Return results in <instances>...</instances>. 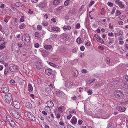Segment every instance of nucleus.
<instances>
[{
	"label": "nucleus",
	"mask_w": 128,
	"mask_h": 128,
	"mask_svg": "<svg viewBox=\"0 0 128 128\" xmlns=\"http://www.w3.org/2000/svg\"><path fill=\"white\" fill-rule=\"evenodd\" d=\"M4 99L6 102L10 103L12 100L11 94L10 93H8L6 94L5 96Z\"/></svg>",
	"instance_id": "1"
},
{
	"label": "nucleus",
	"mask_w": 128,
	"mask_h": 128,
	"mask_svg": "<svg viewBox=\"0 0 128 128\" xmlns=\"http://www.w3.org/2000/svg\"><path fill=\"white\" fill-rule=\"evenodd\" d=\"M6 120L12 126L14 127L16 126V124L14 121L13 120V118L9 116H6Z\"/></svg>",
	"instance_id": "2"
},
{
	"label": "nucleus",
	"mask_w": 128,
	"mask_h": 128,
	"mask_svg": "<svg viewBox=\"0 0 128 128\" xmlns=\"http://www.w3.org/2000/svg\"><path fill=\"white\" fill-rule=\"evenodd\" d=\"M28 101V100L24 99H22V102L23 104H26V106L27 107L29 108H31L32 107V104Z\"/></svg>",
	"instance_id": "3"
},
{
	"label": "nucleus",
	"mask_w": 128,
	"mask_h": 128,
	"mask_svg": "<svg viewBox=\"0 0 128 128\" xmlns=\"http://www.w3.org/2000/svg\"><path fill=\"white\" fill-rule=\"evenodd\" d=\"M114 94L115 96L118 98H121L124 96L123 93L118 90L115 91Z\"/></svg>",
	"instance_id": "4"
},
{
	"label": "nucleus",
	"mask_w": 128,
	"mask_h": 128,
	"mask_svg": "<svg viewBox=\"0 0 128 128\" xmlns=\"http://www.w3.org/2000/svg\"><path fill=\"white\" fill-rule=\"evenodd\" d=\"M27 116L29 118L33 121H36V118L34 115L30 112H28L27 113Z\"/></svg>",
	"instance_id": "5"
},
{
	"label": "nucleus",
	"mask_w": 128,
	"mask_h": 128,
	"mask_svg": "<svg viewBox=\"0 0 128 128\" xmlns=\"http://www.w3.org/2000/svg\"><path fill=\"white\" fill-rule=\"evenodd\" d=\"M24 38V40L27 42H29L30 40V38L29 35L27 34H24L22 36V39Z\"/></svg>",
	"instance_id": "6"
},
{
	"label": "nucleus",
	"mask_w": 128,
	"mask_h": 128,
	"mask_svg": "<svg viewBox=\"0 0 128 128\" xmlns=\"http://www.w3.org/2000/svg\"><path fill=\"white\" fill-rule=\"evenodd\" d=\"M11 114L15 118L18 119L20 117V116L19 113L14 110H12L11 112Z\"/></svg>",
	"instance_id": "7"
},
{
	"label": "nucleus",
	"mask_w": 128,
	"mask_h": 128,
	"mask_svg": "<svg viewBox=\"0 0 128 128\" xmlns=\"http://www.w3.org/2000/svg\"><path fill=\"white\" fill-rule=\"evenodd\" d=\"M2 91L5 94H6L9 91V88L8 86L6 85L2 86Z\"/></svg>",
	"instance_id": "8"
},
{
	"label": "nucleus",
	"mask_w": 128,
	"mask_h": 128,
	"mask_svg": "<svg viewBox=\"0 0 128 128\" xmlns=\"http://www.w3.org/2000/svg\"><path fill=\"white\" fill-rule=\"evenodd\" d=\"M56 93L60 97L64 98L65 96V94L61 91L59 90L58 92L56 91Z\"/></svg>",
	"instance_id": "9"
},
{
	"label": "nucleus",
	"mask_w": 128,
	"mask_h": 128,
	"mask_svg": "<svg viewBox=\"0 0 128 128\" xmlns=\"http://www.w3.org/2000/svg\"><path fill=\"white\" fill-rule=\"evenodd\" d=\"M73 82L70 81H67L65 82V85L66 87L69 88L70 87L73 85Z\"/></svg>",
	"instance_id": "10"
},
{
	"label": "nucleus",
	"mask_w": 128,
	"mask_h": 128,
	"mask_svg": "<svg viewBox=\"0 0 128 128\" xmlns=\"http://www.w3.org/2000/svg\"><path fill=\"white\" fill-rule=\"evenodd\" d=\"M119 0H116L115 1V3L116 4H118L119 7L122 8L124 7V5L122 4V2L120 1Z\"/></svg>",
	"instance_id": "11"
},
{
	"label": "nucleus",
	"mask_w": 128,
	"mask_h": 128,
	"mask_svg": "<svg viewBox=\"0 0 128 128\" xmlns=\"http://www.w3.org/2000/svg\"><path fill=\"white\" fill-rule=\"evenodd\" d=\"M13 104L15 108L16 109L19 108L20 106V103L16 101H14Z\"/></svg>",
	"instance_id": "12"
},
{
	"label": "nucleus",
	"mask_w": 128,
	"mask_h": 128,
	"mask_svg": "<svg viewBox=\"0 0 128 128\" xmlns=\"http://www.w3.org/2000/svg\"><path fill=\"white\" fill-rule=\"evenodd\" d=\"M52 69L48 68L45 70V73L46 74L49 76L52 74Z\"/></svg>",
	"instance_id": "13"
},
{
	"label": "nucleus",
	"mask_w": 128,
	"mask_h": 128,
	"mask_svg": "<svg viewBox=\"0 0 128 128\" xmlns=\"http://www.w3.org/2000/svg\"><path fill=\"white\" fill-rule=\"evenodd\" d=\"M9 69L11 72H14L18 70V68L17 66H12L10 67Z\"/></svg>",
	"instance_id": "14"
},
{
	"label": "nucleus",
	"mask_w": 128,
	"mask_h": 128,
	"mask_svg": "<svg viewBox=\"0 0 128 128\" xmlns=\"http://www.w3.org/2000/svg\"><path fill=\"white\" fill-rule=\"evenodd\" d=\"M46 104L48 106L50 107H52L54 106V104L52 102L51 100L48 101L46 102Z\"/></svg>",
	"instance_id": "15"
},
{
	"label": "nucleus",
	"mask_w": 128,
	"mask_h": 128,
	"mask_svg": "<svg viewBox=\"0 0 128 128\" xmlns=\"http://www.w3.org/2000/svg\"><path fill=\"white\" fill-rule=\"evenodd\" d=\"M116 109L121 112H123L125 110L126 108L124 107H122V106H118L116 107Z\"/></svg>",
	"instance_id": "16"
},
{
	"label": "nucleus",
	"mask_w": 128,
	"mask_h": 128,
	"mask_svg": "<svg viewBox=\"0 0 128 128\" xmlns=\"http://www.w3.org/2000/svg\"><path fill=\"white\" fill-rule=\"evenodd\" d=\"M77 122V120L74 116L72 117L70 120V122L73 124H76Z\"/></svg>",
	"instance_id": "17"
},
{
	"label": "nucleus",
	"mask_w": 128,
	"mask_h": 128,
	"mask_svg": "<svg viewBox=\"0 0 128 128\" xmlns=\"http://www.w3.org/2000/svg\"><path fill=\"white\" fill-rule=\"evenodd\" d=\"M52 46L50 45H46L44 46V48L46 50H50L52 48Z\"/></svg>",
	"instance_id": "18"
},
{
	"label": "nucleus",
	"mask_w": 128,
	"mask_h": 128,
	"mask_svg": "<svg viewBox=\"0 0 128 128\" xmlns=\"http://www.w3.org/2000/svg\"><path fill=\"white\" fill-rule=\"evenodd\" d=\"M45 91L47 93L49 94H51V90L50 88H46L45 90Z\"/></svg>",
	"instance_id": "19"
},
{
	"label": "nucleus",
	"mask_w": 128,
	"mask_h": 128,
	"mask_svg": "<svg viewBox=\"0 0 128 128\" xmlns=\"http://www.w3.org/2000/svg\"><path fill=\"white\" fill-rule=\"evenodd\" d=\"M46 5V3L44 2H42L39 4L40 7L43 8H44Z\"/></svg>",
	"instance_id": "20"
},
{
	"label": "nucleus",
	"mask_w": 128,
	"mask_h": 128,
	"mask_svg": "<svg viewBox=\"0 0 128 128\" xmlns=\"http://www.w3.org/2000/svg\"><path fill=\"white\" fill-rule=\"evenodd\" d=\"M15 6L17 7H21L22 6V4L20 2H17L14 4Z\"/></svg>",
	"instance_id": "21"
},
{
	"label": "nucleus",
	"mask_w": 128,
	"mask_h": 128,
	"mask_svg": "<svg viewBox=\"0 0 128 128\" xmlns=\"http://www.w3.org/2000/svg\"><path fill=\"white\" fill-rule=\"evenodd\" d=\"M72 73L73 76L74 77L76 76L78 74V72L77 70H73Z\"/></svg>",
	"instance_id": "22"
},
{
	"label": "nucleus",
	"mask_w": 128,
	"mask_h": 128,
	"mask_svg": "<svg viewBox=\"0 0 128 128\" xmlns=\"http://www.w3.org/2000/svg\"><path fill=\"white\" fill-rule=\"evenodd\" d=\"M28 90L30 92H31L33 90L32 87V85L30 84L28 85Z\"/></svg>",
	"instance_id": "23"
},
{
	"label": "nucleus",
	"mask_w": 128,
	"mask_h": 128,
	"mask_svg": "<svg viewBox=\"0 0 128 128\" xmlns=\"http://www.w3.org/2000/svg\"><path fill=\"white\" fill-rule=\"evenodd\" d=\"M50 107L47 106H46L44 108V109L48 113L50 112L51 111Z\"/></svg>",
	"instance_id": "24"
},
{
	"label": "nucleus",
	"mask_w": 128,
	"mask_h": 128,
	"mask_svg": "<svg viewBox=\"0 0 128 128\" xmlns=\"http://www.w3.org/2000/svg\"><path fill=\"white\" fill-rule=\"evenodd\" d=\"M60 2V1L58 0H54L53 2V4L54 5H56L58 4Z\"/></svg>",
	"instance_id": "25"
},
{
	"label": "nucleus",
	"mask_w": 128,
	"mask_h": 128,
	"mask_svg": "<svg viewBox=\"0 0 128 128\" xmlns=\"http://www.w3.org/2000/svg\"><path fill=\"white\" fill-rule=\"evenodd\" d=\"M71 2L70 0H68L66 1L64 3V6H68Z\"/></svg>",
	"instance_id": "26"
},
{
	"label": "nucleus",
	"mask_w": 128,
	"mask_h": 128,
	"mask_svg": "<svg viewBox=\"0 0 128 128\" xmlns=\"http://www.w3.org/2000/svg\"><path fill=\"white\" fill-rule=\"evenodd\" d=\"M23 120V119H18V120H16L17 122L19 124H22L23 123V120Z\"/></svg>",
	"instance_id": "27"
},
{
	"label": "nucleus",
	"mask_w": 128,
	"mask_h": 128,
	"mask_svg": "<svg viewBox=\"0 0 128 128\" xmlns=\"http://www.w3.org/2000/svg\"><path fill=\"white\" fill-rule=\"evenodd\" d=\"M108 39L109 40L110 42H108V44H112L114 42V38H108Z\"/></svg>",
	"instance_id": "28"
},
{
	"label": "nucleus",
	"mask_w": 128,
	"mask_h": 128,
	"mask_svg": "<svg viewBox=\"0 0 128 128\" xmlns=\"http://www.w3.org/2000/svg\"><path fill=\"white\" fill-rule=\"evenodd\" d=\"M78 44H80L82 42V40L80 38H78L76 40Z\"/></svg>",
	"instance_id": "29"
},
{
	"label": "nucleus",
	"mask_w": 128,
	"mask_h": 128,
	"mask_svg": "<svg viewBox=\"0 0 128 128\" xmlns=\"http://www.w3.org/2000/svg\"><path fill=\"white\" fill-rule=\"evenodd\" d=\"M63 28L64 30H70L71 29V28L70 26H64Z\"/></svg>",
	"instance_id": "30"
},
{
	"label": "nucleus",
	"mask_w": 128,
	"mask_h": 128,
	"mask_svg": "<svg viewBox=\"0 0 128 128\" xmlns=\"http://www.w3.org/2000/svg\"><path fill=\"white\" fill-rule=\"evenodd\" d=\"M94 36L97 41H98L101 38L100 36L96 34L94 35Z\"/></svg>",
	"instance_id": "31"
},
{
	"label": "nucleus",
	"mask_w": 128,
	"mask_h": 128,
	"mask_svg": "<svg viewBox=\"0 0 128 128\" xmlns=\"http://www.w3.org/2000/svg\"><path fill=\"white\" fill-rule=\"evenodd\" d=\"M36 66L38 70H40L42 67L41 64H36Z\"/></svg>",
	"instance_id": "32"
},
{
	"label": "nucleus",
	"mask_w": 128,
	"mask_h": 128,
	"mask_svg": "<svg viewBox=\"0 0 128 128\" xmlns=\"http://www.w3.org/2000/svg\"><path fill=\"white\" fill-rule=\"evenodd\" d=\"M26 27V25L24 24H21V25L19 26V28L21 29H23Z\"/></svg>",
	"instance_id": "33"
},
{
	"label": "nucleus",
	"mask_w": 128,
	"mask_h": 128,
	"mask_svg": "<svg viewBox=\"0 0 128 128\" xmlns=\"http://www.w3.org/2000/svg\"><path fill=\"white\" fill-rule=\"evenodd\" d=\"M114 127V124L112 123H110L108 126V128H112Z\"/></svg>",
	"instance_id": "34"
},
{
	"label": "nucleus",
	"mask_w": 128,
	"mask_h": 128,
	"mask_svg": "<svg viewBox=\"0 0 128 128\" xmlns=\"http://www.w3.org/2000/svg\"><path fill=\"white\" fill-rule=\"evenodd\" d=\"M52 30L57 32L58 31V28L56 27H52Z\"/></svg>",
	"instance_id": "35"
},
{
	"label": "nucleus",
	"mask_w": 128,
	"mask_h": 128,
	"mask_svg": "<svg viewBox=\"0 0 128 128\" xmlns=\"http://www.w3.org/2000/svg\"><path fill=\"white\" fill-rule=\"evenodd\" d=\"M16 46V43H14L12 44V50H14L15 48V46Z\"/></svg>",
	"instance_id": "36"
},
{
	"label": "nucleus",
	"mask_w": 128,
	"mask_h": 128,
	"mask_svg": "<svg viewBox=\"0 0 128 128\" xmlns=\"http://www.w3.org/2000/svg\"><path fill=\"white\" fill-rule=\"evenodd\" d=\"M121 14V12L120 11L118 10H117L116 13V16H118L120 15Z\"/></svg>",
	"instance_id": "37"
},
{
	"label": "nucleus",
	"mask_w": 128,
	"mask_h": 128,
	"mask_svg": "<svg viewBox=\"0 0 128 128\" xmlns=\"http://www.w3.org/2000/svg\"><path fill=\"white\" fill-rule=\"evenodd\" d=\"M57 35L56 34H53L51 36V38H52V39H54V38H55L57 37Z\"/></svg>",
	"instance_id": "38"
},
{
	"label": "nucleus",
	"mask_w": 128,
	"mask_h": 128,
	"mask_svg": "<svg viewBox=\"0 0 128 128\" xmlns=\"http://www.w3.org/2000/svg\"><path fill=\"white\" fill-rule=\"evenodd\" d=\"M106 61L107 64H109L110 63V59L108 58H106Z\"/></svg>",
	"instance_id": "39"
},
{
	"label": "nucleus",
	"mask_w": 128,
	"mask_h": 128,
	"mask_svg": "<svg viewBox=\"0 0 128 128\" xmlns=\"http://www.w3.org/2000/svg\"><path fill=\"white\" fill-rule=\"evenodd\" d=\"M37 29L38 30H42V26L40 25H38L37 27Z\"/></svg>",
	"instance_id": "40"
},
{
	"label": "nucleus",
	"mask_w": 128,
	"mask_h": 128,
	"mask_svg": "<svg viewBox=\"0 0 128 128\" xmlns=\"http://www.w3.org/2000/svg\"><path fill=\"white\" fill-rule=\"evenodd\" d=\"M88 93V95H91L92 94V91L91 90H88L87 91Z\"/></svg>",
	"instance_id": "41"
},
{
	"label": "nucleus",
	"mask_w": 128,
	"mask_h": 128,
	"mask_svg": "<svg viewBox=\"0 0 128 128\" xmlns=\"http://www.w3.org/2000/svg\"><path fill=\"white\" fill-rule=\"evenodd\" d=\"M40 34L39 32H36L34 33V36L38 38V36Z\"/></svg>",
	"instance_id": "42"
},
{
	"label": "nucleus",
	"mask_w": 128,
	"mask_h": 128,
	"mask_svg": "<svg viewBox=\"0 0 128 128\" xmlns=\"http://www.w3.org/2000/svg\"><path fill=\"white\" fill-rule=\"evenodd\" d=\"M72 116V115L71 114H70L68 115L67 118L68 120L70 119Z\"/></svg>",
	"instance_id": "43"
},
{
	"label": "nucleus",
	"mask_w": 128,
	"mask_h": 128,
	"mask_svg": "<svg viewBox=\"0 0 128 128\" xmlns=\"http://www.w3.org/2000/svg\"><path fill=\"white\" fill-rule=\"evenodd\" d=\"M119 18L121 20H125V17L124 16H120Z\"/></svg>",
	"instance_id": "44"
},
{
	"label": "nucleus",
	"mask_w": 128,
	"mask_h": 128,
	"mask_svg": "<svg viewBox=\"0 0 128 128\" xmlns=\"http://www.w3.org/2000/svg\"><path fill=\"white\" fill-rule=\"evenodd\" d=\"M62 107L63 106H61L60 107L58 108V110L60 112H62Z\"/></svg>",
	"instance_id": "45"
},
{
	"label": "nucleus",
	"mask_w": 128,
	"mask_h": 128,
	"mask_svg": "<svg viewBox=\"0 0 128 128\" xmlns=\"http://www.w3.org/2000/svg\"><path fill=\"white\" fill-rule=\"evenodd\" d=\"M10 83L11 84H14L15 83V81L13 79H11L10 81Z\"/></svg>",
	"instance_id": "46"
},
{
	"label": "nucleus",
	"mask_w": 128,
	"mask_h": 128,
	"mask_svg": "<svg viewBox=\"0 0 128 128\" xmlns=\"http://www.w3.org/2000/svg\"><path fill=\"white\" fill-rule=\"evenodd\" d=\"M108 5L110 6H113V4L111 3L110 2H108Z\"/></svg>",
	"instance_id": "47"
},
{
	"label": "nucleus",
	"mask_w": 128,
	"mask_h": 128,
	"mask_svg": "<svg viewBox=\"0 0 128 128\" xmlns=\"http://www.w3.org/2000/svg\"><path fill=\"white\" fill-rule=\"evenodd\" d=\"M80 49L82 51H84L85 49L84 47L83 46H81L80 48Z\"/></svg>",
	"instance_id": "48"
},
{
	"label": "nucleus",
	"mask_w": 128,
	"mask_h": 128,
	"mask_svg": "<svg viewBox=\"0 0 128 128\" xmlns=\"http://www.w3.org/2000/svg\"><path fill=\"white\" fill-rule=\"evenodd\" d=\"M83 122V121L82 120H78V124L79 125H81L82 124V123Z\"/></svg>",
	"instance_id": "49"
},
{
	"label": "nucleus",
	"mask_w": 128,
	"mask_h": 128,
	"mask_svg": "<svg viewBox=\"0 0 128 128\" xmlns=\"http://www.w3.org/2000/svg\"><path fill=\"white\" fill-rule=\"evenodd\" d=\"M82 73L86 74L87 73V71L86 69H83L82 70Z\"/></svg>",
	"instance_id": "50"
},
{
	"label": "nucleus",
	"mask_w": 128,
	"mask_h": 128,
	"mask_svg": "<svg viewBox=\"0 0 128 128\" xmlns=\"http://www.w3.org/2000/svg\"><path fill=\"white\" fill-rule=\"evenodd\" d=\"M116 9V8L115 7H113L111 11V13L112 14H113L115 10Z\"/></svg>",
	"instance_id": "51"
},
{
	"label": "nucleus",
	"mask_w": 128,
	"mask_h": 128,
	"mask_svg": "<svg viewBox=\"0 0 128 128\" xmlns=\"http://www.w3.org/2000/svg\"><path fill=\"white\" fill-rule=\"evenodd\" d=\"M5 46L3 44H1L0 45V49L1 50L4 48Z\"/></svg>",
	"instance_id": "52"
},
{
	"label": "nucleus",
	"mask_w": 128,
	"mask_h": 128,
	"mask_svg": "<svg viewBox=\"0 0 128 128\" xmlns=\"http://www.w3.org/2000/svg\"><path fill=\"white\" fill-rule=\"evenodd\" d=\"M80 26V24H77L76 26V27L77 29H79Z\"/></svg>",
	"instance_id": "53"
},
{
	"label": "nucleus",
	"mask_w": 128,
	"mask_h": 128,
	"mask_svg": "<svg viewBox=\"0 0 128 128\" xmlns=\"http://www.w3.org/2000/svg\"><path fill=\"white\" fill-rule=\"evenodd\" d=\"M98 42L102 44H103L104 42L102 38L100 39Z\"/></svg>",
	"instance_id": "54"
},
{
	"label": "nucleus",
	"mask_w": 128,
	"mask_h": 128,
	"mask_svg": "<svg viewBox=\"0 0 128 128\" xmlns=\"http://www.w3.org/2000/svg\"><path fill=\"white\" fill-rule=\"evenodd\" d=\"M72 113H74V114H76V112L75 110H70L69 112V114H72Z\"/></svg>",
	"instance_id": "55"
},
{
	"label": "nucleus",
	"mask_w": 128,
	"mask_h": 128,
	"mask_svg": "<svg viewBox=\"0 0 128 128\" xmlns=\"http://www.w3.org/2000/svg\"><path fill=\"white\" fill-rule=\"evenodd\" d=\"M24 21V17L23 16H22L20 18V22H22Z\"/></svg>",
	"instance_id": "56"
},
{
	"label": "nucleus",
	"mask_w": 128,
	"mask_h": 128,
	"mask_svg": "<svg viewBox=\"0 0 128 128\" xmlns=\"http://www.w3.org/2000/svg\"><path fill=\"white\" fill-rule=\"evenodd\" d=\"M71 98L73 100H76L77 99V97L76 96H74L73 97H72Z\"/></svg>",
	"instance_id": "57"
},
{
	"label": "nucleus",
	"mask_w": 128,
	"mask_h": 128,
	"mask_svg": "<svg viewBox=\"0 0 128 128\" xmlns=\"http://www.w3.org/2000/svg\"><path fill=\"white\" fill-rule=\"evenodd\" d=\"M8 68H6L5 69L4 71V74H6L7 73L8 71Z\"/></svg>",
	"instance_id": "58"
},
{
	"label": "nucleus",
	"mask_w": 128,
	"mask_h": 128,
	"mask_svg": "<svg viewBox=\"0 0 128 128\" xmlns=\"http://www.w3.org/2000/svg\"><path fill=\"white\" fill-rule=\"evenodd\" d=\"M18 46L19 48H20L22 47V45L21 42H19L18 44Z\"/></svg>",
	"instance_id": "59"
},
{
	"label": "nucleus",
	"mask_w": 128,
	"mask_h": 128,
	"mask_svg": "<svg viewBox=\"0 0 128 128\" xmlns=\"http://www.w3.org/2000/svg\"><path fill=\"white\" fill-rule=\"evenodd\" d=\"M103 84L100 82L98 83L96 85V86H98L99 87H100L103 85Z\"/></svg>",
	"instance_id": "60"
},
{
	"label": "nucleus",
	"mask_w": 128,
	"mask_h": 128,
	"mask_svg": "<svg viewBox=\"0 0 128 128\" xmlns=\"http://www.w3.org/2000/svg\"><path fill=\"white\" fill-rule=\"evenodd\" d=\"M28 12L30 14H31L33 13V11L32 10H31L30 9H29L28 10Z\"/></svg>",
	"instance_id": "61"
},
{
	"label": "nucleus",
	"mask_w": 128,
	"mask_h": 128,
	"mask_svg": "<svg viewBox=\"0 0 128 128\" xmlns=\"http://www.w3.org/2000/svg\"><path fill=\"white\" fill-rule=\"evenodd\" d=\"M123 34V32L122 30H120L118 32V34L119 35H122Z\"/></svg>",
	"instance_id": "62"
},
{
	"label": "nucleus",
	"mask_w": 128,
	"mask_h": 128,
	"mask_svg": "<svg viewBox=\"0 0 128 128\" xmlns=\"http://www.w3.org/2000/svg\"><path fill=\"white\" fill-rule=\"evenodd\" d=\"M60 114H59L58 113L57 114L56 116V117L57 118H58V119L59 118H60Z\"/></svg>",
	"instance_id": "63"
},
{
	"label": "nucleus",
	"mask_w": 128,
	"mask_h": 128,
	"mask_svg": "<svg viewBox=\"0 0 128 128\" xmlns=\"http://www.w3.org/2000/svg\"><path fill=\"white\" fill-rule=\"evenodd\" d=\"M39 46V45L38 43H36L34 45V46L36 48H38Z\"/></svg>",
	"instance_id": "64"
}]
</instances>
